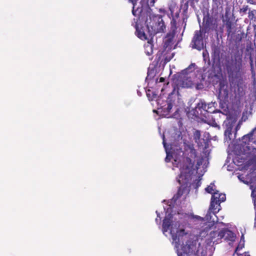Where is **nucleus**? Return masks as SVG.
Wrapping results in <instances>:
<instances>
[{"label":"nucleus","mask_w":256,"mask_h":256,"mask_svg":"<svg viewBox=\"0 0 256 256\" xmlns=\"http://www.w3.org/2000/svg\"><path fill=\"white\" fill-rule=\"evenodd\" d=\"M172 56H168L165 54H163V52L159 51L156 56V62L158 64L165 65L171 60Z\"/></svg>","instance_id":"13"},{"label":"nucleus","mask_w":256,"mask_h":256,"mask_svg":"<svg viewBox=\"0 0 256 256\" xmlns=\"http://www.w3.org/2000/svg\"><path fill=\"white\" fill-rule=\"evenodd\" d=\"M215 196H212L211 198V202L210 206V209L212 210H213L214 212H218L220 208V204L216 200H214V198Z\"/></svg>","instance_id":"18"},{"label":"nucleus","mask_w":256,"mask_h":256,"mask_svg":"<svg viewBox=\"0 0 256 256\" xmlns=\"http://www.w3.org/2000/svg\"><path fill=\"white\" fill-rule=\"evenodd\" d=\"M249 48H251V46H246V50L247 52L249 50Z\"/></svg>","instance_id":"44"},{"label":"nucleus","mask_w":256,"mask_h":256,"mask_svg":"<svg viewBox=\"0 0 256 256\" xmlns=\"http://www.w3.org/2000/svg\"><path fill=\"white\" fill-rule=\"evenodd\" d=\"M254 37L256 38V24L254 26Z\"/></svg>","instance_id":"41"},{"label":"nucleus","mask_w":256,"mask_h":256,"mask_svg":"<svg viewBox=\"0 0 256 256\" xmlns=\"http://www.w3.org/2000/svg\"><path fill=\"white\" fill-rule=\"evenodd\" d=\"M145 50L146 54L148 56L152 54V45L151 43L148 42V44L145 46Z\"/></svg>","instance_id":"24"},{"label":"nucleus","mask_w":256,"mask_h":256,"mask_svg":"<svg viewBox=\"0 0 256 256\" xmlns=\"http://www.w3.org/2000/svg\"><path fill=\"white\" fill-rule=\"evenodd\" d=\"M213 4L218 7L223 3V0H212Z\"/></svg>","instance_id":"32"},{"label":"nucleus","mask_w":256,"mask_h":256,"mask_svg":"<svg viewBox=\"0 0 256 256\" xmlns=\"http://www.w3.org/2000/svg\"><path fill=\"white\" fill-rule=\"evenodd\" d=\"M146 96L148 98L149 100H152L154 98H156V95L150 90H148L146 92Z\"/></svg>","instance_id":"25"},{"label":"nucleus","mask_w":256,"mask_h":256,"mask_svg":"<svg viewBox=\"0 0 256 256\" xmlns=\"http://www.w3.org/2000/svg\"><path fill=\"white\" fill-rule=\"evenodd\" d=\"M170 230L173 242L176 246H179L180 244V237L186 234L183 226H181L179 222H173Z\"/></svg>","instance_id":"3"},{"label":"nucleus","mask_w":256,"mask_h":256,"mask_svg":"<svg viewBox=\"0 0 256 256\" xmlns=\"http://www.w3.org/2000/svg\"><path fill=\"white\" fill-rule=\"evenodd\" d=\"M218 194H219L218 193V191L214 192L212 196H215L214 198V200H218Z\"/></svg>","instance_id":"35"},{"label":"nucleus","mask_w":256,"mask_h":256,"mask_svg":"<svg viewBox=\"0 0 256 256\" xmlns=\"http://www.w3.org/2000/svg\"><path fill=\"white\" fill-rule=\"evenodd\" d=\"M167 107L166 108L167 112H170L172 108V104L170 101L167 102Z\"/></svg>","instance_id":"33"},{"label":"nucleus","mask_w":256,"mask_h":256,"mask_svg":"<svg viewBox=\"0 0 256 256\" xmlns=\"http://www.w3.org/2000/svg\"><path fill=\"white\" fill-rule=\"evenodd\" d=\"M201 164H202L201 162H197V164H196V170H198L199 168V167L200 166Z\"/></svg>","instance_id":"40"},{"label":"nucleus","mask_w":256,"mask_h":256,"mask_svg":"<svg viewBox=\"0 0 256 256\" xmlns=\"http://www.w3.org/2000/svg\"><path fill=\"white\" fill-rule=\"evenodd\" d=\"M128 1L133 4L132 13L134 16H136L137 14H140V12L142 13V12L144 11L142 8H138L136 10L135 9L137 0H128Z\"/></svg>","instance_id":"22"},{"label":"nucleus","mask_w":256,"mask_h":256,"mask_svg":"<svg viewBox=\"0 0 256 256\" xmlns=\"http://www.w3.org/2000/svg\"><path fill=\"white\" fill-rule=\"evenodd\" d=\"M188 184H182L180 186L179 188L178 192L176 194H174L172 198V200L176 202L178 199H179L182 194L188 191Z\"/></svg>","instance_id":"16"},{"label":"nucleus","mask_w":256,"mask_h":256,"mask_svg":"<svg viewBox=\"0 0 256 256\" xmlns=\"http://www.w3.org/2000/svg\"><path fill=\"white\" fill-rule=\"evenodd\" d=\"M244 235H242V237H241V240L242 239H244Z\"/></svg>","instance_id":"48"},{"label":"nucleus","mask_w":256,"mask_h":256,"mask_svg":"<svg viewBox=\"0 0 256 256\" xmlns=\"http://www.w3.org/2000/svg\"><path fill=\"white\" fill-rule=\"evenodd\" d=\"M186 162L188 164V165L186 166L187 169H192L193 168L194 166V162H192V160L190 158L188 157H186Z\"/></svg>","instance_id":"28"},{"label":"nucleus","mask_w":256,"mask_h":256,"mask_svg":"<svg viewBox=\"0 0 256 256\" xmlns=\"http://www.w3.org/2000/svg\"><path fill=\"white\" fill-rule=\"evenodd\" d=\"M242 140L245 144L252 142L256 144V126L249 134L244 135Z\"/></svg>","instance_id":"12"},{"label":"nucleus","mask_w":256,"mask_h":256,"mask_svg":"<svg viewBox=\"0 0 256 256\" xmlns=\"http://www.w3.org/2000/svg\"><path fill=\"white\" fill-rule=\"evenodd\" d=\"M254 226H256V216L254 218Z\"/></svg>","instance_id":"46"},{"label":"nucleus","mask_w":256,"mask_h":256,"mask_svg":"<svg viewBox=\"0 0 256 256\" xmlns=\"http://www.w3.org/2000/svg\"><path fill=\"white\" fill-rule=\"evenodd\" d=\"M208 142L209 140L208 138H200L196 144L198 148L206 150L208 148Z\"/></svg>","instance_id":"20"},{"label":"nucleus","mask_w":256,"mask_h":256,"mask_svg":"<svg viewBox=\"0 0 256 256\" xmlns=\"http://www.w3.org/2000/svg\"><path fill=\"white\" fill-rule=\"evenodd\" d=\"M171 32H168L164 40V47L166 48L170 47L172 44L174 38L176 34V31L177 29L175 22H172V25H170Z\"/></svg>","instance_id":"10"},{"label":"nucleus","mask_w":256,"mask_h":256,"mask_svg":"<svg viewBox=\"0 0 256 256\" xmlns=\"http://www.w3.org/2000/svg\"><path fill=\"white\" fill-rule=\"evenodd\" d=\"M206 25H208H208H209V21H208V20H207L206 21Z\"/></svg>","instance_id":"45"},{"label":"nucleus","mask_w":256,"mask_h":256,"mask_svg":"<svg viewBox=\"0 0 256 256\" xmlns=\"http://www.w3.org/2000/svg\"><path fill=\"white\" fill-rule=\"evenodd\" d=\"M221 51L220 46L215 44L212 46L211 56L213 66H220L222 55Z\"/></svg>","instance_id":"7"},{"label":"nucleus","mask_w":256,"mask_h":256,"mask_svg":"<svg viewBox=\"0 0 256 256\" xmlns=\"http://www.w3.org/2000/svg\"><path fill=\"white\" fill-rule=\"evenodd\" d=\"M203 32L201 30H196L192 40V48L198 50H201L204 48Z\"/></svg>","instance_id":"8"},{"label":"nucleus","mask_w":256,"mask_h":256,"mask_svg":"<svg viewBox=\"0 0 256 256\" xmlns=\"http://www.w3.org/2000/svg\"><path fill=\"white\" fill-rule=\"evenodd\" d=\"M188 7V2H186L184 4V10H187Z\"/></svg>","instance_id":"38"},{"label":"nucleus","mask_w":256,"mask_h":256,"mask_svg":"<svg viewBox=\"0 0 256 256\" xmlns=\"http://www.w3.org/2000/svg\"><path fill=\"white\" fill-rule=\"evenodd\" d=\"M248 2L254 4L256 2V0H247Z\"/></svg>","instance_id":"42"},{"label":"nucleus","mask_w":256,"mask_h":256,"mask_svg":"<svg viewBox=\"0 0 256 256\" xmlns=\"http://www.w3.org/2000/svg\"><path fill=\"white\" fill-rule=\"evenodd\" d=\"M172 222L171 216H170L169 217L167 216L164 218L163 220L162 226V230L164 232H166L170 230Z\"/></svg>","instance_id":"17"},{"label":"nucleus","mask_w":256,"mask_h":256,"mask_svg":"<svg viewBox=\"0 0 256 256\" xmlns=\"http://www.w3.org/2000/svg\"><path fill=\"white\" fill-rule=\"evenodd\" d=\"M210 104H207L204 102L200 101L198 102V106H200L201 108L204 107V109L205 110H207L208 112H210V114L212 112L209 109L210 108Z\"/></svg>","instance_id":"27"},{"label":"nucleus","mask_w":256,"mask_h":256,"mask_svg":"<svg viewBox=\"0 0 256 256\" xmlns=\"http://www.w3.org/2000/svg\"><path fill=\"white\" fill-rule=\"evenodd\" d=\"M239 248V247L238 246L236 248V251L237 250H238V249Z\"/></svg>","instance_id":"49"},{"label":"nucleus","mask_w":256,"mask_h":256,"mask_svg":"<svg viewBox=\"0 0 256 256\" xmlns=\"http://www.w3.org/2000/svg\"><path fill=\"white\" fill-rule=\"evenodd\" d=\"M195 64H191L186 68L183 70L184 74H188L189 72H192L194 70Z\"/></svg>","instance_id":"26"},{"label":"nucleus","mask_w":256,"mask_h":256,"mask_svg":"<svg viewBox=\"0 0 256 256\" xmlns=\"http://www.w3.org/2000/svg\"><path fill=\"white\" fill-rule=\"evenodd\" d=\"M136 16H138V18L136 20L134 18V20H136L134 28L136 30L137 36L142 40H146L148 39V38L145 32L142 28H139V25L142 22H145V11L142 12V13L140 12V14H137Z\"/></svg>","instance_id":"5"},{"label":"nucleus","mask_w":256,"mask_h":256,"mask_svg":"<svg viewBox=\"0 0 256 256\" xmlns=\"http://www.w3.org/2000/svg\"><path fill=\"white\" fill-rule=\"evenodd\" d=\"M226 194H218V200H216L220 204L222 202H224L226 200Z\"/></svg>","instance_id":"31"},{"label":"nucleus","mask_w":256,"mask_h":256,"mask_svg":"<svg viewBox=\"0 0 256 256\" xmlns=\"http://www.w3.org/2000/svg\"><path fill=\"white\" fill-rule=\"evenodd\" d=\"M168 10L170 11L168 16L171 18L170 25H172L174 21L176 25V20L179 18L180 10L174 2H172L168 5Z\"/></svg>","instance_id":"9"},{"label":"nucleus","mask_w":256,"mask_h":256,"mask_svg":"<svg viewBox=\"0 0 256 256\" xmlns=\"http://www.w3.org/2000/svg\"><path fill=\"white\" fill-rule=\"evenodd\" d=\"M200 0H190L191 4H194V3H198Z\"/></svg>","instance_id":"39"},{"label":"nucleus","mask_w":256,"mask_h":256,"mask_svg":"<svg viewBox=\"0 0 256 256\" xmlns=\"http://www.w3.org/2000/svg\"><path fill=\"white\" fill-rule=\"evenodd\" d=\"M178 182L180 184V180H178Z\"/></svg>","instance_id":"50"},{"label":"nucleus","mask_w":256,"mask_h":256,"mask_svg":"<svg viewBox=\"0 0 256 256\" xmlns=\"http://www.w3.org/2000/svg\"><path fill=\"white\" fill-rule=\"evenodd\" d=\"M219 96L222 98L224 101H228V89H222L220 90Z\"/></svg>","instance_id":"23"},{"label":"nucleus","mask_w":256,"mask_h":256,"mask_svg":"<svg viewBox=\"0 0 256 256\" xmlns=\"http://www.w3.org/2000/svg\"><path fill=\"white\" fill-rule=\"evenodd\" d=\"M221 236L222 239L224 238L226 241L233 242L236 236L234 234L231 230L224 228L221 230Z\"/></svg>","instance_id":"14"},{"label":"nucleus","mask_w":256,"mask_h":256,"mask_svg":"<svg viewBox=\"0 0 256 256\" xmlns=\"http://www.w3.org/2000/svg\"><path fill=\"white\" fill-rule=\"evenodd\" d=\"M224 26H225L226 30L228 37L231 38L234 36L236 32V28L233 18L229 16L227 14L225 15V18L222 20Z\"/></svg>","instance_id":"6"},{"label":"nucleus","mask_w":256,"mask_h":256,"mask_svg":"<svg viewBox=\"0 0 256 256\" xmlns=\"http://www.w3.org/2000/svg\"><path fill=\"white\" fill-rule=\"evenodd\" d=\"M197 108L198 109L200 113H201L202 120L206 121L208 118H209L210 112H208L207 110H205L204 107L202 106V108H201L200 106H198V103L197 104Z\"/></svg>","instance_id":"21"},{"label":"nucleus","mask_w":256,"mask_h":256,"mask_svg":"<svg viewBox=\"0 0 256 256\" xmlns=\"http://www.w3.org/2000/svg\"><path fill=\"white\" fill-rule=\"evenodd\" d=\"M162 143H163L164 147L166 148V142H165L164 137V138H163V142H162Z\"/></svg>","instance_id":"43"},{"label":"nucleus","mask_w":256,"mask_h":256,"mask_svg":"<svg viewBox=\"0 0 256 256\" xmlns=\"http://www.w3.org/2000/svg\"><path fill=\"white\" fill-rule=\"evenodd\" d=\"M200 132L198 130H196L194 134V139L196 143L199 141L200 138Z\"/></svg>","instance_id":"29"},{"label":"nucleus","mask_w":256,"mask_h":256,"mask_svg":"<svg viewBox=\"0 0 256 256\" xmlns=\"http://www.w3.org/2000/svg\"><path fill=\"white\" fill-rule=\"evenodd\" d=\"M214 184L211 183L210 185H209L206 188L205 190L207 192L212 194L214 192Z\"/></svg>","instance_id":"30"},{"label":"nucleus","mask_w":256,"mask_h":256,"mask_svg":"<svg viewBox=\"0 0 256 256\" xmlns=\"http://www.w3.org/2000/svg\"><path fill=\"white\" fill-rule=\"evenodd\" d=\"M248 9V6L243 7L242 8L240 9V12L245 14H246Z\"/></svg>","instance_id":"34"},{"label":"nucleus","mask_w":256,"mask_h":256,"mask_svg":"<svg viewBox=\"0 0 256 256\" xmlns=\"http://www.w3.org/2000/svg\"><path fill=\"white\" fill-rule=\"evenodd\" d=\"M165 81V78H164L161 77L158 80L157 78L156 80V82L157 84L158 82H164Z\"/></svg>","instance_id":"36"},{"label":"nucleus","mask_w":256,"mask_h":256,"mask_svg":"<svg viewBox=\"0 0 256 256\" xmlns=\"http://www.w3.org/2000/svg\"><path fill=\"white\" fill-rule=\"evenodd\" d=\"M151 10L148 7L146 12L145 11V24L150 36L158 33L164 32L166 28L162 16L160 14L153 15Z\"/></svg>","instance_id":"1"},{"label":"nucleus","mask_w":256,"mask_h":256,"mask_svg":"<svg viewBox=\"0 0 256 256\" xmlns=\"http://www.w3.org/2000/svg\"><path fill=\"white\" fill-rule=\"evenodd\" d=\"M221 235V230L211 232L209 234L208 240L210 242H213V244H218L219 242L222 240V236H220Z\"/></svg>","instance_id":"15"},{"label":"nucleus","mask_w":256,"mask_h":256,"mask_svg":"<svg viewBox=\"0 0 256 256\" xmlns=\"http://www.w3.org/2000/svg\"><path fill=\"white\" fill-rule=\"evenodd\" d=\"M197 239L190 238L186 244L182 246L181 252H178V256H190L196 250Z\"/></svg>","instance_id":"4"},{"label":"nucleus","mask_w":256,"mask_h":256,"mask_svg":"<svg viewBox=\"0 0 256 256\" xmlns=\"http://www.w3.org/2000/svg\"><path fill=\"white\" fill-rule=\"evenodd\" d=\"M226 68L230 76H236L240 74L242 68V55L234 54L226 64Z\"/></svg>","instance_id":"2"},{"label":"nucleus","mask_w":256,"mask_h":256,"mask_svg":"<svg viewBox=\"0 0 256 256\" xmlns=\"http://www.w3.org/2000/svg\"><path fill=\"white\" fill-rule=\"evenodd\" d=\"M240 128V124L238 123L237 124V126H236V128H235V134H234V135L236 134V133L237 131ZM236 138V136H234V138Z\"/></svg>","instance_id":"37"},{"label":"nucleus","mask_w":256,"mask_h":256,"mask_svg":"<svg viewBox=\"0 0 256 256\" xmlns=\"http://www.w3.org/2000/svg\"><path fill=\"white\" fill-rule=\"evenodd\" d=\"M227 120L228 121V123L226 124V129L224 132V135L226 136H228L230 140H231L232 138L231 137L232 135V130L234 126V124L236 123L237 120V118L236 115H230L229 114L227 116Z\"/></svg>","instance_id":"11"},{"label":"nucleus","mask_w":256,"mask_h":256,"mask_svg":"<svg viewBox=\"0 0 256 256\" xmlns=\"http://www.w3.org/2000/svg\"><path fill=\"white\" fill-rule=\"evenodd\" d=\"M200 114L196 106L194 108H192L188 112V116L192 118H199L202 120V116Z\"/></svg>","instance_id":"19"},{"label":"nucleus","mask_w":256,"mask_h":256,"mask_svg":"<svg viewBox=\"0 0 256 256\" xmlns=\"http://www.w3.org/2000/svg\"><path fill=\"white\" fill-rule=\"evenodd\" d=\"M250 60H251L250 64H251V66L252 67V58H250Z\"/></svg>","instance_id":"47"}]
</instances>
